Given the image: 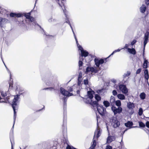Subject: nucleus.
Segmentation results:
<instances>
[{
	"mask_svg": "<svg viewBox=\"0 0 149 149\" xmlns=\"http://www.w3.org/2000/svg\"><path fill=\"white\" fill-rule=\"evenodd\" d=\"M125 132H124V131H123L121 133V134L122 135L124 134Z\"/></svg>",
	"mask_w": 149,
	"mask_h": 149,
	"instance_id": "69168bd1",
	"label": "nucleus"
},
{
	"mask_svg": "<svg viewBox=\"0 0 149 149\" xmlns=\"http://www.w3.org/2000/svg\"><path fill=\"white\" fill-rule=\"evenodd\" d=\"M34 24H33V25H34V24L35 26H36V25H38V26H40L38 25V24H36V23L35 22H34Z\"/></svg>",
	"mask_w": 149,
	"mask_h": 149,
	"instance_id": "e2e57ef3",
	"label": "nucleus"
},
{
	"mask_svg": "<svg viewBox=\"0 0 149 149\" xmlns=\"http://www.w3.org/2000/svg\"><path fill=\"white\" fill-rule=\"evenodd\" d=\"M128 52L130 54L135 55L136 54V51L135 49L134 48L130 49L128 48L127 49Z\"/></svg>",
	"mask_w": 149,
	"mask_h": 149,
	"instance_id": "4be33fe9",
	"label": "nucleus"
},
{
	"mask_svg": "<svg viewBox=\"0 0 149 149\" xmlns=\"http://www.w3.org/2000/svg\"><path fill=\"white\" fill-rule=\"evenodd\" d=\"M106 149H112V148L110 146L107 145L106 147Z\"/></svg>",
	"mask_w": 149,
	"mask_h": 149,
	"instance_id": "603ef678",
	"label": "nucleus"
},
{
	"mask_svg": "<svg viewBox=\"0 0 149 149\" xmlns=\"http://www.w3.org/2000/svg\"><path fill=\"white\" fill-rule=\"evenodd\" d=\"M141 71V68L138 69L136 71V74H139L140 73Z\"/></svg>",
	"mask_w": 149,
	"mask_h": 149,
	"instance_id": "3c124183",
	"label": "nucleus"
},
{
	"mask_svg": "<svg viewBox=\"0 0 149 149\" xmlns=\"http://www.w3.org/2000/svg\"><path fill=\"white\" fill-rule=\"evenodd\" d=\"M16 93L19 94H17L14 96V98L13 99L12 104V107L14 111V123L13 126V128L14 127L16 117V112L15 110H17L18 108V103L19 102V96L20 94H21L22 93V91L19 85H17L16 86Z\"/></svg>",
	"mask_w": 149,
	"mask_h": 149,
	"instance_id": "f257e3e1",
	"label": "nucleus"
},
{
	"mask_svg": "<svg viewBox=\"0 0 149 149\" xmlns=\"http://www.w3.org/2000/svg\"><path fill=\"white\" fill-rule=\"evenodd\" d=\"M103 89L98 90L97 91V92L98 94L100 95H102V93L103 92Z\"/></svg>",
	"mask_w": 149,
	"mask_h": 149,
	"instance_id": "a19ab883",
	"label": "nucleus"
},
{
	"mask_svg": "<svg viewBox=\"0 0 149 149\" xmlns=\"http://www.w3.org/2000/svg\"><path fill=\"white\" fill-rule=\"evenodd\" d=\"M5 102L3 101H0V102Z\"/></svg>",
	"mask_w": 149,
	"mask_h": 149,
	"instance_id": "338daca9",
	"label": "nucleus"
},
{
	"mask_svg": "<svg viewBox=\"0 0 149 149\" xmlns=\"http://www.w3.org/2000/svg\"><path fill=\"white\" fill-rule=\"evenodd\" d=\"M60 93L65 97H69L73 95L72 93H69L62 87L60 88Z\"/></svg>",
	"mask_w": 149,
	"mask_h": 149,
	"instance_id": "423d86ee",
	"label": "nucleus"
},
{
	"mask_svg": "<svg viewBox=\"0 0 149 149\" xmlns=\"http://www.w3.org/2000/svg\"><path fill=\"white\" fill-rule=\"evenodd\" d=\"M111 122L112 127L114 128L119 127L120 125V122L116 117H113L111 120Z\"/></svg>",
	"mask_w": 149,
	"mask_h": 149,
	"instance_id": "39448f33",
	"label": "nucleus"
},
{
	"mask_svg": "<svg viewBox=\"0 0 149 149\" xmlns=\"http://www.w3.org/2000/svg\"><path fill=\"white\" fill-rule=\"evenodd\" d=\"M56 19H53L52 22H56Z\"/></svg>",
	"mask_w": 149,
	"mask_h": 149,
	"instance_id": "0e129e2a",
	"label": "nucleus"
},
{
	"mask_svg": "<svg viewBox=\"0 0 149 149\" xmlns=\"http://www.w3.org/2000/svg\"><path fill=\"white\" fill-rule=\"evenodd\" d=\"M139 126L140 127H145V125L142 122H139Z\"/></svg>",
	"mask_w": 149,
	"mask_h": 149,
	"instance_id": "e433bc0d",
	"label": "nucleus"
},
{
	"mask_svg": "<svg viewBox=\"0 0 149 149\" xmlns=\"http://www.w3.org/2000/svg\"><path fill=\"white\" fill-rule=\"evenodd\" d=\"M103 104L105 107H107L109 106L110 104L109 102L108 101L106 100L104 101Z\"/></svg>",
	"mask_w": 149,
	"mask_h": 149,
	"instance_id": "cd10ccee",
	"label": "nucleus"
},
{
	"mask_svg": "<svg viewBox=\"0 0 149 149\" xmlns=\"http://www.w3.org/2000/svg\"><path fill=\"white\" fill-rule=\"evenodd\" d=\"M115 102V99L114 97L111 96L110 99V102L111 104H113Z\"/></svg>",
	"mask_w": 149,
	"mask_h": 149,
	"instance_id": "f704fd0d",
	"label": "nucleus"
},
{
	"mask_svg": "<svg viewBox=\"0 0 149 149\" xmlns=\"http://www.w3.org/2000/svg\"><path fill=\"white\" fill-rule=\"evenodd\" d=\"M82 73L81 72H79V74L78 77V78H82Z\"/></svg>",
	"mask_w": 149,
	"mask_h": 149,
	"instance_id": "09e8293b",
	"label": "nucleus"
},
{
	"mask_svg": "<svg viewBox=\"0 0 149 149\" xmlns=\"http://www.w3.org/2000/svg\"><path fill=\"white\" fill-rule=\"evenodd\" d=\"M80 92V91H79V90H78L77 91V93H79Z\"/></svg>",
	"mask_w": 149,
	"mask_h": 149,
	"instance_id": "774afa93",
	"label": "nucleus"
},
{
	"mask_svg": "<svg viewBox=\"0 0 149 149\" xmlns=\"http://www.w3.org/2000/svg\"><path fill=\"white\" fill-rule=\"evenodd\" d=\"M127 108L129 109H133L135 107L134 104L130 102H129L127 103Z\"/></svg>",
	"mask_w": 149,
	"mask_h": 149,
	"instance_id": "412c9836",
	"label": "nucleus"
},
{
	"mask_svg": "<svg viewBox=\"0 0 149 149\" xmlns=\"http://www.w3.org/2000/svg\"><path fill=\"white\" fill-rule=\"evenodd\" d=\"M84 84L86 85L88 84V81L87 79H85L84 80Z\"/></svg>",
	"mask_w": 149,
	"mask_h": 149,
	"instance_id": "79ce46f5",
	"label": "nucleus"
},
{
	"mask_svg": "<svg viewBox=\"0 0 149 149\" xmlns=\"http://www.w3.org/2000/svg\"><path fill=\"white\" fill-rule=\"evenodd\" d=\"M144 61L143 64V67L144 68H146L148 67V62L147 60L144 58Z\"/></svg>",
	"mask_w": 149,
	"mask_h": 149,
	"instance_id": "a878e982",
	"label": "nucleus"
},
{
	"mask_svg": "<svg viewBox=\"0 0 149 149\" xmlns=\"http://www.w3.org/2000/svg\"><path fill=\"white\" fill-rule=\"evenodd\" d=\"M143 111L142 109L141 108H140L139 109V111L138 113L139 115L140 116L142 115L143 113Z\"/></svg>",
	"mask_w": 149,
	"mask_h": 149,
	"instance_id": "4c0bfd02",
	"label": "nucleus"
},
{
	"mask_svg": "<svg viewBox=\"0 0 149 149\" xmlns=\"http://www.w3.org/2000/svg\"><path fill=\"white\" fill-rule=\"evenodd\" d=\"M82 78H78V85L79 86H80L81 84Z\"/></svg>",
	"mask_w": 149,
	"mask_h": 149,
	"instance_id": "58836bf2",
	"label": "nucleus"
},
{
	"mask_svg": "<svg viewBox=\"0 0 149 149\" xmlns=\"http://www.w3.org/2000/svg\"><path fill=\"white\" fill-rule=\"evenodd\" d=\"M99 69H98L96 68H94L93 67H87L86 70V72H91L94 73H97L98 72Z\"/></svg>",
	"mask_w": 149,
	"mask_h": 149,
	"instance_id": "9d476101",
	"label": "nucleus"
},
{
	"mask_svg": "<svg viewBox=\"0 0 149 149\" xmlns=\"http://www.w3.org/2000/svg\"><path fill=\"white\" fill-rule=\"evenodd\" d=\"M111 109L113 112L114 115H116L118 113H120L122 111V109L121 107H118V108H116L115 107L112 106L111 108Z\"/></svg>",
	"mask_w": 149,
	"mask_h": 149,
	"instance_id": "9b49d317",
	"label": "nucleus"
},
{
	"mask_svg": "<svg viewBox=\"0 0 149 149\" xmlns=\"http://www.w3.org/2000/svg\"><path fill=\"white\" fill-rule=\"evenodd\" d=\"M37 147L38 149H56L55 147H51L50 143L46 142L38 144Z\"/></svg>",
	"mask_w": 149,
	"mask_h": 149,
	"instance_id": "f03ea898",
	"label": "nucleus"
},
{
	"mask_svg": "<svg viewBox=\"0 0 149 149\" xmlns=\"http://www.w3.org/2000/svg\"><path fill=\"white\" fill-rule=\"evenodd\" d=\"M4 63V64L5 65V66L6 69V70L10 74V76H11V73H10V71L8 69V68H7V67H6V65H5V63Z\"/></svg>",
	"mask_w": 149,
	"mask_h": 149,
	"instance_id": "864d4df0",
	"label": "nucleus"
},
{
	"mask_svg": "<svg viewBox=\"0 0 149 149\" xmlns=\"http://www.w3.org/2000/svg\"><path fill=\"white\" fill-rule=\"evenodd\" d=\"M60 99H62L63 100V107H64V109H65L66 107V102H67V99H66V97H62L61 96V95H59Z\"/></svg>",
	"mask_w": 149,
	"mask_h": 149,
	"instance_id": "a211bd4d",
	"label": "nucleus"
},
{
	"mask_svg": "<svg viewBox=\"0 0 149 149\" xmlns=\"http://www.w3.org/2000/svg\"><path fill=\"white\" fill-rule=\"evenodd\" d=\"M96 145V139H95V137H94L93 139V142L92 143L91 146L90 147L89 149H94Z\"/></svg>",
	"mask_w": 149,
	"mask_h": 149,
	"instance_id": "aec40b11",
	"label": "nucleus"
},
{
	"mask_svg": "<svg viewBox=\"0 0 149 149\" xmlns=\"http://www.w3.org/2000/svg\"><path fill=\"white\" fill-rule=\"evenodd\" d=\"M117 96L118 99L121 100H124L125 99V96L123 94H118L117 95Z\"/></svg>",
	"mask_w": 149,
	"mask_h": 149,
	"instance_id": "393cba45",
	"label": "nucleus"
},
{
	"mask_svg": "<svg viewBox=\"0 0 149 149\" xmlns=\"http://www.w3.org/2000/svg\"><path fill=\"white\" fill-rule=\"evenodd\" d=\"M99 113L101 116H104L106 112V109L102 105H99L96 108Z\"/></svg>",
	"mask_w": 149,
	"mask_h": 149,
	"instance_id": "0eeeda50",
	"label": "nucleus"
},
{
	"mask_svg": "<svg viewBox=\"0 0 149 149\" xmlns=\"http://www.w3.org/2000/svg\"><path fill=\"white\" fill-rule=\"evenodd\" d=\"M52 84V82H51L50 81L49 82L48 81H46V84L47 86H51Z\"/></svg>",
	"mask_w": 149,
	"mask_h": 149,
	"instance_id": "8fccbe9b",
	"label": "nucleus"
},
{
	"mask_svg": "<svg viewBox=\"0 0 149 149\" xmlns=\"http://www.w3.org/2000/svg\"><path fill=\"white\" fill-rule=\"evenodd\" d=\"M92 105L94 109L96 108L97 107H98L99 105L98 103V101H93L92 102Z\"/></svg>",
	"mask_w": 149,
	"mask_h": 149,
	"instance_id": "bb28decb",
	"label": "nucleus"
},
{
	"mask_svg": "<svg viewBox=\"0 0 149 149\" xmlns=\"http://www.w3.org/2000/svg\"><path fill=\"white\" fill-rule=\"evenodd\" d=\"M116 105L118 107H120V106L121 105V102L119 100H118L116 101L115 102Z\"/></svg>",
	"mask_w": 149,
	"mask_h": 149,
	"instance_id": "72a5a7b5",
	"label": "nucleus"
},
{
	"mask_svg": "<svg viewBox=\"0 0 149 149\" xmlns=\"http://www.w3.org/2000/svg\"><path fill=\"white\" fill-rule=\"evenodd\" d=\"M78 48L79 50L81 51V56L86 57L88 56V52L84 50L83 48L81 46L79 45V46H78Z\"/></svg>",
	"mask_w": 149,
	"mask_h": 149,
	"instance_id": "f8f14e48",
	"label": "nucleus"
},
{
	"mask_svg": "<svg viewBox=\"0 0 149 149\" xmlns=\"http://www.w3.org/2000/svg\"><path fill=\"white\" fill-rule=\"evenodd\" d=\"M58 4H59V6H61L62 7V9H63V8H62V6L59 3H58ZM63 12H64V13L65 16V17L66 18V19H67V20L65 22L66 23H68L69 25L70 26V28L71 29L72 31L73 32V34H74V37L75 39V40H76V43H77V46L78 47V46H79V45L78 43V42L77 40V39L76 37V35H75V34L74 33V31H73V28H72V27L71 26V24H70V23L69 20L68 19V18L67 15V14H66V10H64L63 9Z\"/></svg>",
	"mask_w": 149,
	"mask_h": 149,
	"instance_id": "20e7f679",
	"label": "nucleus"
},
{
	"mask_svg": "<svg viewBox=\"0 0 149 149\" xmlns=\"http://www.w3.org/2000/svg\"><path fill=\"white\" fill-rule=\"evenodd\" d=\"M146 126L147 127L149 128V121H148L146 122Z\"/></svg>",
	"mask_w": 149,
	"mask_h": 149,
	"instance_id": "6e6d98bb",
	"label": "nucleus"
},
{
	"mask_svg": "<svg viewBox=\"0 0 149 149\" xmlns=\"http://www.w3.org/2000/svg\"><path fill=\"white\" fill-rule=\"evenodd\" d=\"M119 88L120 90L123 93L126 95L128 93V90L125 85L120 84L119 85Z\"/></svg>",
	"mask_w": 149,
	"mask_h": 149,
	"instance_id": "1a4fd4ad",
	"label": "nucleus"
},
{
	"mask_svg": "<svg viewBox=\"0 0 149 149\" xmlns=\"http://www.w3.org/2000/svg\"><path fill=\"white\" fill-rule=\"evenodd\" d=\"M1 95L2 97H5L7 96V93L3 91H2L1 92Z\"/></svg>",
	"mask_w": 149,
	"mask_h": 149,
	"instance_id": "c03bdc74",
	"label": "nucleus"
},
{
	"mask_svg": "<svg viewBox=\"0 0 149 149\" xmlns=\"http://www.w3.org/2000/svg\"><path fill=\"white\" fill-rule=\"evenodd\" d=\"M111 81L114 84H115L116 82V80L114 79H112L111 80Z\"/></svg>",
	"mask_w": 149,
	"mask_h": 149,
	"instance_id": "13d9d810",
	"label": "nucleus"
},
{
	"mask_svg": "<svg viewBox=\"0 0 149 149\" xmlns=\"http://www.w3.org/2000/svg\"><path fill=\"white\" fill-rule=\"evenodd\" d=\"M145 3L148 5L149 4V0H145Z\"/></svg>",
	"mask_w": 149,
	"mask_h": 149,
	"instance_id": "4d7b16f0",
	"label": "nucleus"
},
{
	"mask_svg": "<svg viewBox=\"0 0 149 149\" xmlns=\"http://www.w3.org/2000/svg\"><path fill=\"white\" fill-rule=\"evenodd\" d=\"M149 38V32L147 31L144 34L143 37L144 42H143V48L144 51L143 52V54H144V50L147 43L148 42V38Z\"/></svg>",
	"mask_w": 149,
	"mask_h": 149,
	"instance_id": "6e6552de",
	"label": "nucleus"
},
{
	"mask_svg": "<svg viewBox=\"0 0 149 149\" xmlns=\"http://www.w3.org/2000/svg\"><path fill=\"white\" fill-rule=\"evenodd\" d=\"M115 140V137L113 136H109L107 139V143H110L112 141Z\"/></svg>",
	"mask_w": 149,
	"mask_h": 149,
	"instance_id": "dca6fc26",
	"label": "nucleus"
},
{
	"mask_svg": "<svg viewBox=\"0 0 149 149\" xmlns=\"http://www.w3.org/2000/svg\"><path fill=\"white\" fill-rule=\"evenodd\" d=\"M112 93L113 95L114 96L116 95L117 94V92L116 90H114L113 91Z\"/></svg>",
	"mask_w": 149,
	"mask_h": 149,
	"instance_id": "de8ad7c7",
	"label": "nucleus"
},
{
	"mask_svg": "<svg viewBox=\"0 0 149 149\" xmlns=\"http://www.w3.org/2000/svg\"><path fill=\"white\" fill-rule=\"evenodd\" d=\"M8 21L7 19L0 17V26L1 27H3L4 25L8 22Z\"/></svg>",
	"mask_w": 149,
	"mask_h": 149,
	"instance_id": "ddd939ff",
	"label": "nucleus"
},
{
	"mask_svg": "<svg viewBox=\"0 0 149 149\" xmlns=\"http://www.w3.org/2000/svg\"><path fill=\"white\" fill-rule=\"evenodd\" d=\"M130 45L129 44H125V46L123 48H122L121 49H127L128 48V47Z\"/></svg>",
	"mask_w": 149,
	"mask_h": 149,
	"instance_id": "49530a36",
	"label": "nucleus"
},
{
	"mask_svg": "<svg viewBox=\"0 0 149 149\" xmlns=\"http://www.w3.org/2000/svg\"><path fill=\"white\" fill-rule=\"evenodd\" d=\"M43 90H49L50 91H54L55 90V89L54 87H49V88H44L43 89Z\"/></svg>",
	"mask_w": 149,
	"mask_h": 149,
	"instance_id": "c9c22d12",
	"label": "nucleus"
},
{
	"mask_svg": "<svg viewBox=\"0 0 149 149\" xmlns=\"http://www.w3.org/2000/svg\"><path fill=\"white\" fill-rule=\"evenodd\" d=\"M10 16L11 17H19L22 16V14L21 13H11L10 14Z\"/></svg>",
	"mask_w": 149,
	"mask_h": 149,
	"instance_id": "6ab92c4d",
	"label": "nucleus"
},
{
	"mask_svg": "<svg viewBox=\"0 0 149 149\" xmlns=\"http://www.w3.org/2000/svg\"><path fill=\"white\" fill-rule=\"evenodd\" d=\"M131 72L130 71H127L126 72L124 73L123 75V77H129V76L130 75Z\"/></svg>",
	"mask_w": 149,
	"mask_h": 149,
	"instance_id": "7c9ffc66",
	"label": "nucleus"
},
{
	"mask_svg": "<svg viewBox=\"0 0 149 149\" xmlns=\"http://www.w3.org/2000/svg\"><path fill=\"white\" fill-rule=\"evenodd\" d=\"M129 78V77L123 76V79L122 82L123 83H124L127 82Z\"/></svg>",
	"mask_w": 149,
	"mask_h": 149,
	"instance_id": "2f4dec72",
	"label": "nucleus"
},
{
	"mask_svg": "<svg viewBox=\"0 0 149 149\" xmlns=\"http://www.w3.org/2000/svg\"><path fill=\"white\" fill-rule=\"evenodd\" d=\"M144 73L145 78L147 80V81L148 82V80L149 79V75L147 69H146L145 70Z\"/></svg>",
	"mask_w": 149,
	"mask_h": 149,
	"instance_id": "5701e85b",
	"label": "nucleus"
},
{
	"mask_svg": "<svg viewBox=\"0 0 149 149\" xmlns=\"http://www.w3.org/2000/svg\"><path fill=\"white\" fill-rule=\"evenodd\" d=\"M101 133V132L100 128H98L97 127V129H96L95 132L94 137H95V135L96 134V137L97 139V138L99 137Z\"/></svg>",
	"mask_w": 149,
	"mask_h": 149,
	"instance_id": "2eb2a0df",
	"label": "nucleus"
},
{
	"mask_svg": "<svg viewBox=\"0 0 149 149\" xmlns=\"http://www.w3.org/2000/svg\"><path fill=\"white\" fill-rule=\"evenodd\" d=\"M87 93L88 97L90 99H92L93 97V96L92 93V92L90 91H88Z\"/></svg>",
	"mask_w": 149,
	"mask_h": 149,
	"instance_id": "c756f323",
	"label": "nucleus"
},
{
	"mask_svg": "<svg viewBox=\"0 0 149 149\" xmlns=\"http://www.w3.org/2000/svg\"><path fill=\"white\" fill-rule=\"evenodd\" d=\"M121 49H118L117 50H114V51H115V52L116 53V52H120Z\"/></svg>",
	"mask_w": 149,
	"mask_h": 149,
	"instance_id": "052dcab7",
	"label": "nucleus"
},
{
	"mask_svg": "<svg viewBox=\"0 0 149 149\" xmlns=\"http://www.w3.org/2000/svg\"><path fill=\"white\" fill-rule=\"evenodd\" d=\"M139 96L141 99L144 100L145 98L146 94L144 93L143 92L140 94Z\"/></svg>",
	"mask_w": 149,
	"mask_h": 149,
	"instance_id": "c85d7f7f",
	"label": "nucleus"
},
{
	"mask_svg": "<svg viewBox=\"0 0 149 149\" xmlns=\"http://www.w3.org/2000/svg\"><path fill=\"white\" fill-rule=\"evenodd\" d=\"M74 86L72 87H68V91L69 93L70 92H72L73 91V89Z\"/></svg>",
	"mask_w": 149,
	"mask_h": 149,
	"instance_id": "ea45409f",
	"label": "nucleus"
},
{
	"mask_svg": "<svg viewBox=\"0 0 149 149\" xmlns=\"http://www.w3.org/2000/svg\"><path fill=\"white\" fill-rule=\"evenodd\" d=\"M146 7L145 5L143 4L140 7V11L142 13H144L146 11Z\"/></svg>",
	"mask_w": 149,
	"mask_h": 149,
	"instance_id": "b1692460",
	"label": "nucleus"
},
{
	"mask_svg": "<svg viewBox=\"0 0 149 149\" xmlns=\"http://www.w3.org/2000/svg\"><path fill=\"white\" fill-rule=\"evenodd\" d=\"M13 84H9V89H11L13 87Z\"/></svg>",
	"mask_w": 149,
	"mask_h": 149,
	"instance_id": "bf43d9fd",
	"label": "nucleus"
},
{
	"mask_svg": "<svg viewBox=\"0 0 149 149\" xmlns=\"http://www.w3.org/2000/svg\"><path fill=\"white\" fill-rule=\"evenodd\" d=\"M115 53V52L114 51L107 58H105L103 59H98L95 58L94 60L95 65H96L97 67H99L100 64H102L104 63H106L107 62V60L108 58L111 55Z\"/></svg>",
	"mask_w": 149,
	"mask_h": 149,
	"instance_id": "7ed1b4c3",
	"label": "nucleus"
},
{
	"mask_svg": "<svg viewBox=\"0 0 149 149\" xmlns=\"http://www.w3.org/2000/svg\"><path fill=\"white\" fill-rule=\"evenodd\" d=\"M136 42V40H133L131 43V45L132 46Z\"/></svg>",
	"mask_w": 149,
	"mask_h": 149,
	"instance_id": "a18cd8bd",
	"label": "nucleus"
},
{
	"mask_svg": "<svg viewBox=\"0 0 149 149\" xmlns=\"http://www.w3.org/2000/svg\"><path fill=\"white\" fill-rule=\"evenodd\" d=\"M125 126L127 127H129V128H134L136 127H132L133 125V123L132 122L128 121L127 123L125 124Z\"/></svg>",
	"mask_w": 149,
	"mask_h": 149,
	"instance_id": "f3484780",
	"label": "nucleus"
},
{
	"mask_svg": "<svg viewBox=\"0 0 149 149\" xmlns=\"http://www.w3.org/2000/svg\"><path fill=\"white\" fill-rule=\"evenodd\" d=\"M79 68H80L82 66L83 64V62L79 60Z\"/></svg>",
	"mask_w": 149,
	"mask_h": 149,
	"instance_id": "37998d69",
	"label": "nucleus"
},
{
	"mask_svg": "<svg viewBox=\"0 0 149 149\" xmlns=\"http://www.w3.org/2000/svg\"><path fill=\"white\" fill-rule=\"evenodd\" d=\"M10 141H11V146H12L11 149H13V142L12 141H11V139H10Z\"/></svg>",
	"mask_w": 149,
	"mask_h": 149,
	"instance_id": "680f3d73",
	"label": "nucleus"
},
{
	"mask_svg": "<svg viewBox=\"0 0 149 149\" xmlns=\"http://www.w3.org/2000/svg\"><path fill=\"white\" fill-rule=\"evenodd\" d=\"M53 18L52 17H51L50 18H49L48 20V22H52V20H53Z\"/></svg>",
	"mask_w": 149,
	"mask_h": 149,
	"instance_id": "5fc2aeb1",
	"label": "nucleus"
},
{
	"mask_svg": "<svg viewBox=\"0 0 149 149\" xmlns=\"http://www.w3.org/2000/svg\"><path fill=\"white\" fill-rule=\"evenodd\" d=\"M95 98L97 101H99L101 100V98L100 96L97 94L95 95Z\"/></svg>",
	"mask_w": 149,
	"mask_h": 149,
	"instance_id": "473e14b6",
	"label": "nucleus"
},
{
	"mask_svg": "<svg viewBox=\"0 0 149 149\" xmlns=\"http://www.w3.org/2000/svg\"><path fill=\"white\" fill-rule=\"evenodd\" d=\"M30 13H26L24 14V16L26 19H29L31 22H33L34 21V18L30 16Z\"/></svg>",
	"mask_w": 149,
	"mask_h": 149,
	"instance_id": "4468645a",
	"label": "nucleus"
}]
</instances>
